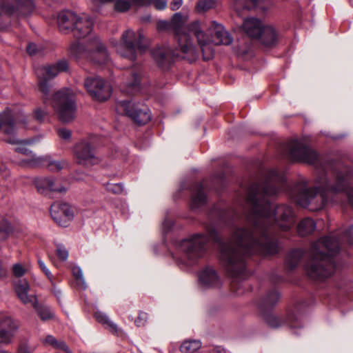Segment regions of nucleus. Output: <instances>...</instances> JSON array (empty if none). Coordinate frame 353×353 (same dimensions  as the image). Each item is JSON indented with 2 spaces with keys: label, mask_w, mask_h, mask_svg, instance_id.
I'll use <instances>...</instances> for the list:
<instances>
[{
  "label": "nucleus",
  "mask_w": 353,
  "mask_h": 353,
  "mask_svg": "<svg viewBox=\"0 0 353 353\" xmlns=\"http://www.w3.org/2000/svg\"><path fill=\"white\" fill-rule=\"evenodd\" d=\"M34 348L27 343H20L17 347V353H33Z\"/></svg>",
  "instance_id": "48"
},
{
  "label": "nucleus",
  "mask_w": 353,
  "mask_h": 353,
  "mask_svg": "<svg viewBox=\"0 0 353 353\" xmlns=\"http://www.w3.org/2000/svg\"><path fill=\"white\" fill-rule=\"evenodd\" d=\"M50 214L58 225L66 227L74 218V212L68 203H54L51 205Z\"/></svg>",
  "instance_id": "14"
},
{
  "label": "nucleus",
  "mask_w": 353,
  "mask_h": 353,
  "mask_svg": "<svg viewBox=\"0 0 353 353\" xmlns=\"http://www.w3.org/2000/svg\"><path fill=\"white\" fill-rule=\"evenodd\" d=\"M116 111L118 114L130 117L139 125L147 123L151 119L148 108L141 104L132 103L128 101H119L116 104Z\"/></svg>",
  "instance_id": "10"
},
{
  "label": "nucleus",
  "mask_w": 353,
  "mask_h": 353,
  "mask_svg": "<svg viewBox=\"0 0 353 353\" xmlns=\"http://www.w3.org/2000/svg\"><path fill=\"white\" fill-rule=\"evenodd\" d=\"M15 12V8L7 4L5 0H0V15L3 14H11Z\"/></svg>",
  "instance_id": "43"
},
{
  "label": "nucleus",
  "mask_w": 353,
  "mask_h": 353,
  "mask_svg": "<svg viewBox=\"0 0 353 353\" xmlns=\"http://www.w3.org/2000/svg\"><path fill=\"white\" fill-rule=\"evenodd\" d=\"M94 317L98 322L107 325L112 332H117V325L111 321L105 314L98 311L95 312Z\"/></svg>",
  "instance_id": "35"
},
{
  "label": "nucleus",
  "mask_w": 353,
  "mask_h": 353,
  "mask_svg": "<svg viewBox=\"0 0 353 353\" xmlns=\"http://www.w3.org/2000/svg\"><path fill=\"white\" fill-rule=\"evenodd\" d=\"M70 53L77 59H83L95 65H102L110 61L106 46L97 36H90L85 44L79 42L72 43Z\"/></svg>",
  "instance_id": "5"
},
{
  "label": "nucleus",
  "mask_w": 353,
  "mask_h": 353,
  "mask_svg": "<svg viewBox=\"0 0 353 353\" xmlns=\"http://www.w3.org/2000/svg\"><path fill=\"white\" fill-rule=\"evenodd\" d=\"M263 26V25L260 20L255 18H248L244 20L242 28L250 37L258 38Z\"/></svg>",
  "instance_id": "23"
},
{
  "label": "nucleus",
  "mask_w": 353,
  "mask_h": 353,
  "mask_svg": "<svg viewBox=\"0 0 353 353\" xmlns=\"http://www.w3.org/2000/svg\"><path fill=\"white\" fill-rule=\"evenodd\" d=\"M131 1L136 6L144 7L152 4L153 0H131Z\"/></svg>",
  "instance_id": "53"
},
{
  "label": "nucleus",
  "mask_w": 353,
  "mask_h": 353,
  "mask_svg": "<svg viewBox=\"0 0 353 353\" xmlns=\"http://www.w3.org/2000/svg\"><path fill=\"white\" fill-rule=\"evenodd\" d=\"M265 322L272 327L277 328L284 324L288 325L291 328L300 327L299 323L297 322V318L294 314H288L285 321H281L278 317L268 314L265 317Z\"/></svg>",
  "instance_id": "21"
},
{
  "label": "nucleus",
  "mask_w": 353,
  "mask_h": 353,
  "mask_svg": "<svg viewBox=\"0 0 353 353\" xmlns=\"http://www.w3.org/2000/svg\"><path fill=\"white\" fill-rule=\"evenodd\" d=\"M286 185L283 174L276 170L268 171L263 181L252 183L245 188L249 226L237 228L225 242L220 241L214 229L207 234H196L180 241L177 250L182 256L174 258L182 263H192L204 255L208 242H219L223 265L232 277L238 278L245 273L247 256L279 252V243L272 236L276 228L290 230L295 223V215L286 205H279L272 211L270 196L284 191Z\"/></svg>",
  "instance_id": "1"
},
{
  "label": "nucleus",
  "mask_w": 353,
  "mask_h": 353,
  "mask_svg": "<svg viewBox=\"0 0 353 353\" xmlns=\"http://www.w3.org/2000/svg\"><path fill=\"white\" fill-rule=\"evenodd\" d=\"M75 161L79 165L89 167L101 162V159L95 154L94 141L92 138L82 139L74 147Z\"/></svg>",
  "instance_id": "9"
},
{
  "label": "nucleus",
  "mask_w": 353,
  "mask_h": 353,
  "mask_svg": "<svg viewBox=\"0 0 353 353\" xmlns=\"http://www.w3.org/2000/svg\"><path fill=\"white\" fill-rule=\"evenodd\" d=\"M261 43L266 47H272L276 45L278 33L272 26H263L259 36Z\"/></svg>",
  "instance_id": "22"
},
{
  "label": "nucleus",
  "mask_w": 353,
  "mask_h": 353,
  "mask_svg": "<svg viewBox=\"0 0 353 353\" xmlns=\"http://www.w3.org/2000/svg\"><path fill=\"white\" fill-rule=\"evenodd\" d=\"M38 264L40 267V268L41 269V270L45 273V274L46 275V276L50 280L52 281V275L50 272V271L47 268L46 265H45L44 262L41 259H38Z\"/></svg>",
  "instance_id": "50"
},
{
  "label": "nucleus",
  "mask_w": 353,
  "mask_h": 353,
  "mask_svg": "<svg viewBox=\"0 0 353 353\" xmlns=\"http://www.w3.org/2000/svg\"><path fill=\"white\" fill-rule=\"evenodd\" d=\"M190 31L194 32V35L196 37L204 60H210L214 57V49L212 48V39H210L203 31L200 30L199 21H195L190 28Z\"/></svg>",
  "instance_id": "15"
},
{
  "label": "nucleus",
  "mask_w": 353,
  "mask_h": 353,
  "mask_svg": "<svg viewBox=\"0 0 353 353\" xmlns=\"http://www.w3.org/2000/svg\"><path fill=\"white\" fill-rule=\"evenodd\" d=\"M209 32L211 34L210 37L214 45L228 46L232 43L233 39L231 35L225 31L224 28L215 21H212Z\"/></svg>",
  "instance_id": "16"
},
{
  "label": "nucleus",
  "mask_w": 353,
  "mask_h": 353,
  "mask_svg": "<svg viewBox=\"0 0 353 353\" xmlns=\"http://www.w3.org/2000/svg\"><path fill=\"white\" fill-rule=\"evenodd\" d=\"M127 74L130 76V79L123 82V85L126 87V92H132L139 85L140 83V75L132 70L128 71Z\"/></svg>",
  "instance_id": "29"
},
{
  "label": "nucleus",
  "mask_w": 353,
  "mask_h": 353,
  "mask_svg": "<svg viewBox=\"0 0 353 353\" xmlns=\"http://www.w3.org/2000/svg\"><path fill=\"white\" fill-rule=\"evenodd\" d=\"M16 4V10H20L22 14H27L32 12L34 3L32 0H14Z\"/></svg>",
  "instance_id": "34"
},
{
  "label": "nucleus",
  "mask_w": 353,
  "mask_h": 353,
  "mask_svg": "<svg viewBox=\"0 0 353 353\" xmlns=\"http://www.w3.org/2000/svg\"><path fill=\"white\" fill-rule=\"evenodd\" d=\"M68 68V64L65 60L59 61L55 64L37 67L35 72L39 79V90L47 96L50 88L48 81L56 77L59 73L66 71Z\"/></svg>",
  "instance_id": "8"
},
{
  "label": "nucleus",
  "mask_w": 353,
  "mask_h": 353,
  "mask_svg": "<svg viewBox=\"0 0 353 353\" xmlns=\"http://www.w3.org/2000/svg\"><path fill=\"white\" fill-rule=\"evenodd\" d=\"M163 226L165 230H169L171 227V224L168 223L167 221H165L163 223Z\"/></svg>",
  "instance_id": "58"
},
{
  "label": "nucleus",
  "mask_w": 353,
  "mask_h": 353,
  "mask_svg": "<svg viewBox=\"0 0 353 353\" xmlns=\"http://www.w3.org/2000/svg\"><path fill=\"white\" fill-rule=\"evenodd\" d=\"M43 342L46 344L50 345L54 348L62 350L66 352H69L68 347L63 341H57L53 336H47Z\"/></svg>",
  "instance_id": "36"
},
{
  "label": "nucleus",
  "mask_w": 353,
  "mask_h": 353,
  "mask_svg": "<svg viewBox=\"0 0 353 353\" xmlns=\"http://www.w3.org/2000/svg\"><path fill=\"white\" fill-rule=\"evenodd\" d=\"M52 105L61 121L67 123L74 119L77 105L74 94L70 89L57 92L53 95Z\"/></svg>",
  "instance_id": "7"
},
{
  "label": "nucleus",
  "mask_w": 353,
  "mask_h": 353,
  "mask_svg": "<svg viewBox=\"0 0 353 353\" xmlns=\"http://www.w3.org/2000/svg\"><path fill=\"white\" fill-rule=\"evenodd\" d=\"M0 353H10L8 351L4 350H0Z\"/></svg>",
  "instance_id": "59"
},
{
  "label": "nucleus",
  "mask_w": 353,
  "mask_h": 353,
  "mask_svg": "<svg viewBox=\"0 0 353 353\" xmlns=\"http://www.w3.org/2000/svg\"><path fill=\"white\" fill-rule=\"evenodd\" d=\"M345 241L353 244V225L343 231L339 239L328 236L316 241L311 248L312 259L306 265L308 276L314 280L330 276L336 269L334 257L339 252L340 243Z\"/></svg>",
  "instance_id": "3"
},
{
  "label": "nucleus",
  "mask_w": 353,
  "mask_h": 353,
  "mask_svg": "<svg viewBox=\"0 0 353 353\" xmlns=\"http://www.w3.org/2000/svg\"><path fill=\"white\" fill-rule=\"evenodd\" d=\"M279 299L280 294L277 291H271L262 299L259 307L265 310L271 309L278 303Z\"/></svg>",
  "instance_id": "27"
},
{
  "label": "nucleus",
  "mask_w": 353,
  "mask_h": 353,
  "mask_svg": "<svg viewBox=\"0 0 353 353\" xmlns=\"http://www.w3.org/2000/svg\"><path fill=\"white\" fill-rule=\"evenodd\" d=\"M72 274L76 279L77 285L83 289L86 288V283L83 276V272L79 267L72 268Z\"/></svg>",
  "instance_id": "37"
},
{
  "label": "nucleus",
  "mask_w": 353,
  "mask_h": 353,
  "mask_svg": "<svg viewBox=\"0 0 353 353\" xmlns=\"http://www.w3.org/2000/svg\"><path fill=\"white\" fill-rule=\"evenodd\" d=\"M56 253L58 258L61 261H65L68 257V251L62 245H57Z\"/></svg>",
  "instance_id": "45"
},
{
  "label": "nucleus",
  "mask_w": 353,
  "mask_h": 353,
  "mask_svg": "<svg viewBox=\"0 0 353 353\" xmlns=\"http://www.w3.org/2000/svg\"><path fill=\"white\" fill-rule=\"evenodd\" d=\"M204 186V182H201L196 185V193L192 195L191 199L190 206L192 209H197L205 205L207 202V197L203 192Z\"/></svg>",
  "instance_id": "26"
},
{
  "label": "nucleus",
  "mask_w": 353,
  "mask_h": 353,
  "mask_svg": "<svg viewBox=\"0 0 353 353\" xmlns=\"http://www.w3.org/2000/svg\"><path fill=\"white\" fill-rule=\"evenodd\" d=\"M9 175V171L5 168H0V183ZM7 189L4 184H0V200H2L6 196Z\"/></svg>",
  "instance_id": "42"
},
{
  "label": "nucleus",
  "mask_w": 353,
  "mask_h": 353,
  "mask_svg": "<svg viewBox=\"0 0 353 353\" xmlns=\"http://www.w3.org/2000/svg\"><path fill=\"white\" fill-rule=\"evenodd\" d=\"M199 282L203 288H219L221 285L217 273L213 268L209 267L201 272Z\"/></svg>",
  "instance_id": "17"
},
{
  "label": "nucleus",
  "mask_w": 353,
  "mask_h": 353,
  "mask_svg": "<svg viewBox=\"0 0 353 353\" xmlns=\"http://www.w3.org/2000/svg\"><path fill=\"white\" fill-rule=\"evenodd\" d=\"M106 190L114 194H121L123 191V185L121 183H108Z\"/></svg>",
  "instance_id": "44"
},
{
  "label": "nucleus",
  "mask_w": 353,
  "mask_h": 353,
  "mask_svg": "<svg viewBox=\"0 0 353 353\" xmlns=\"http://www.w3.org/2000/svg\"><path fill=\"white\" fill-rule=\"evenodd\" d=\"M157 28L159 31L172 30L170 21H159L157 24Z\"/></svg>",
  "instance_id": "49"
},
{
  "label": "nucleus",
  "mask_w": 353,
  "mask_h": 353,
  "mask_svg": "<svg viewBox=\"0 0 353 353\" xmlns=\"http://www.w3.org/2000/svg\"><path fill=\"white\" fill-rule=\"evenodd\" d=\"M269 2L270 0H234L233 7L237 12H240L244 9L250 10L257 7L264 9Z\"/></svg>",
  "instance_id": "24"
},
{
  "label": "nucleus",
  "mask_w": 353,
  "mask_h": 353,
  "mask_svg": "<svg viewBox=\"0 0 353 353\" xmlns=\"http://www.w3.org/2000/svg\"><path fill=\"white\" fill-rule=\"evenodd\" d=\"M8 271L6 268L3 265L2 262L0 261V280L7 277Z\"/></svg>",
  "instance_id": "57"
},
{
  "label": "nucleus",
  "mask_w": 353,
  "mask_h": 353,
  "mask_svg": "<svg viewBox=\"0 0 353 353\" xmlns=\"http://www.w3.org/2000/svg\"><path fill=\"white\" fill-rule=\"evenodd\" d=\"M236 293H237L238 294H241V292H237Z\"/></svg>",
  "instance_id": "61"
},
{
  "label": "nucleus",
  "mask_w": 353,
  "mask_h": 353,
  "mask_svg": "<svg viewBox=\"0 0 353 353\" xmlns=\"http://www.w3.org/2000/svg\"><path fill=\"white\" fill-rule=\"evenodd\" d=\"M92 25L93 22L88 17H78L72 30L74 36L77 39L89 36L92 31Z\"/></svg>",
  "instance_id": "18"
},
{
  "label": "nucleus",
  "mask_w": 353,
  "mask_h": 353,
  "mask_svg": "<svg viewBox=\"0 0 353 353\" xmlns=\"http://www.w3.org/2000/svg\"><path fill=\"white\" fill-rule=\"evenodd\" d=\"M42 183L45 188L50 191L60 193L65 192L66 191V188L61 185L58 180L47 178L42 181Z\"/></svg>",
  "instance_id": "31"
},
{
  "label": "nucleus",
  "mask_w": 353,
  "mask_h": 353,
  "mask_svg": "<svg viewBox=\"0 0 353 353\" xmlns=\"http://www.w3.org/2000/svg\"><path fill=\"white\" fill-rule=\"evenodd\" d=\"M12 272L15 276L21 277L25 274L26 270L22 266V265H21L19 263H16V264L13 265Z\"/></svg>",
  "instance_id": "47"
},
{
  "label": "nucleus",
  "mask_w": 353,
  "mask_h": 353,
  "mask_svg": "<svg viewBox=\"0 0 353 353\" xmlns=\"http://www.w3.org/2000/svg\"><path fill=\"white\" fill-rule=\"evenodd\" d=\"M214 0H199L196 9L199 12H203L214 7Z\"/></svg>",
  "instance_id": "40"
},
{
  "label": "nucleus",
  "mask_w": 353,
  "mask_h": 353,
  "mask_svg": "<svg viewBox=\"0 0 353 353\" xmlns=\"http://www.w3.org/2000/svg\"><path fill=\"white\" fill-rule=\"evenodd\" d=\"M58 134L61 139L68 140L71 137V131L66 128H61L58 130Z\"/></svg>",
  "instance_id": "52"
},
{
  "label": "nucleus",
  "mask_w": 353,
  "mask_h": 353,
  "mask_svg": "<svg viewBox=\"0 0 353 353\" xmlns=\"http://www.w3.org/2000/svg\"><path fill=\"white\" fill-rule=\"evenodd\" d=\"M19 120L17 119L12 112L6 109L0 112V130L8 137L5 139V141L8 143L17 145L21 143V141L14 137L17 131Z\"/></svg>",
  "instance_id": "12"
},
{
  "label": "nucleus",
  "mask_w": 353,
  "mask_h": 353,
  "mask_svg": "<svg viewBox=\"0 0 353 353\" xmlns=\"http://www.w3.org/2000/svg\"><path fill=\"white\" fill-rule=\"evenodd\" d=\"M303 256L302 250L299 249H295L292 250L286 257L285 263L290 270L294 269L298 265L300 259Z\"/></svg>",
  "instance_id": "30"
},
{
  "label": "nucleus",
  "mask_w": 353,
  "mask_h": 353,
  "mask_svg": "<svg viewBox=\"0 0 353 353\" xmlns=\"http://www.w3.org/2000/svg\"><path fill=\"white\" fill-rule=\"evenodd\" d=\"M13 225L7 220L3 219L0 221V239L6 240L14 232Z\"/></svg>",
  "instance_id": "33"
},
{
  "label": "nucleus",
  "mask_w": 353,
  "mask_h": 353,
  "mask_svg": "<svg viewBox=\"0 0 353 353\" xmlns=\"http://www.w3.org/2000/svg\"><path fill=\"white\" fill-rule=\"evenodd\" d=\"M83 84L89 96L97 101H105L112 94L110 83L99 76L85 78Z\"/></svg>",
  "instance_id": "11"
},
{
  "label": "nucleus",
  "mask_w": 353,
  "mask_h": 353,
  "mask_svg": "<svg viewBox=\"0 0 353 353\" xmlns=\"http://www.w3.org/2000/svg\"><path fill=\"white\" fill-rule=\"evenodd\" d=\"M143 39L141 32L137 34L132 30H127L122 34L121 42L116 45V50L121 57L134 61L137 52L144 53L147 49Z\"/></svg>",
  "instance_id": "6"
},
{
  "label": "nucleus",
  "mask_w": 353,
  "mask_h": 353,
  "mask_svg": "<svg viewBox=\"0 0 353 353\" xmlns=\"http://www.w3.org/2000/svg\"><path fill=\"white\" fill-rule=\"evenodd\" d=\"M21 123H24V124H25V123H26V121H25V120H21Z\"/></svg>",
  "instance_id": "60"
},
{
  "label": "nucleus",
  "mask_w": 353,
  "mask_h": 353,
  "mask_svg": "<svg viewBox=\"0 0 353 353\" xmlns=\"http://www.w3.org/2000/svg\"><path fill=\"white\" fill-rule=\"evenodd\" d=\"M29 289V284L26 280H19L14 287L18 298L23 304L27 305L30 303L33 307H36L37 299L35 296L28 294Z\"/></svg>",
  "instance_id": "20"
},
{
  "label": "nucleus",
  "mask_w": 353,
  "mask_h": 353,
  "mask_svg": "<svg viewBox=\"0 0 353 353\" xmlns=\"http://www.w3.org/2000/svg\"><path fill=\"white\" fill-rule=\"evenodd\" d=\"M316 228V223L313 219L305 218L297 226V232L300 236H306L311 234Z\"/></svg>",
  "instance_id": "28"
},
{
  "label": "nucleus",
  "mask_w": 353,
  "mask_h": 353,
  "mask_svg": "<svg viewBox=\"0 0 353 353\" xmlns=\"http://www.w3.org/2000/svg\"><path fill=\"white\" fill-rule=\"evenodd\" d=\"M15 151L30 157V159L22 160L21 164L24 166L35 167L40 165L43 160L42 157H36L32 151L29 150L24 145L17 147Z\"/></svg>",
  "instance_id": "25"
},
{
  "label": "nucleus",
  "mask_w": 353,
  "mask_h": 353,
  "mask_svg": "<svg viewBox=\"0 0 353 353\" xmlns=\"http://www.w3.org/2000/svg\"><path fill=\"white\" fill-rule=\"evenodd\" d=\"M34 308H35L38 315L43 321L50 319L53 316V314L51 312L48 307L44 306H39L37 305V301L36 302V307H34Z\"/></svg>",
  "instance_id": "38"
},
{
  "label": "nucleus",
  "mask_w": 353,
  "mask_h": 353,
  "mask_svg": "<svg viewBox=\"0 0 353 353\" xmlns=\"http://www.w3.org/2000/svg\"><path fill=\"white\" fill-rule=\"evenodd\" d=\"M132 1L128 0H117L114 3V8L119 12H125L130 10Z\"/></svg>",
  "instance_id": "41"
},
{
  "label": "nucleus",
  "mask_w": 353,
  "mask_h": 353,
  "mask_svg": "<svg viewBox=\"0 0 353 353\" xmlns=\"http://www.w3.org/2000/svg\"><path fill=\"white\" fill-rule=\"evenodd\" d=\"M43 161H48V168L50 171L52 172H58L62 170L65 166L67 165L65 161H50L48 158H43Z\"/></svg>",
  "instance_id": "39"
},
{
  "label": "nucleus",
  "mask_w": 353,
  "mask_h": 353,
  "mask_svg": "<svg viewBox=\"0 0 353 353\" xmlns=\"http://www.w3.org/2000/svg\"><path fill=\"white\" fill-rule=\"evenodd\" d=\"M148 315L145 312H140L139 314V316L137 319L135 320V323L137 326H143L144 325L146 319H147Z\"/></svg>",
  "instance_id": "51"
},
{
  "label": "nucleus",
  "mask_w": 353,
  "mask_h": 353,
  "mask_svg": "<svg viewBox=\"0 0 353 353\" xmlns=\"http://www.w3.org/2000/svg\"><path fill=\"white\" fill-rule=\"evenodd\" d=\"M157 10H164L166 8L167 2L165 0H153L152 3Z\"/></svg>",
  "instance_id": "54"
},
{
  "label": "nucleus",
  "mask_w": 353,
  "mask_h": 353,
  "mask_svg": "<svg viewBox=\"0 0 353 353\" xmlns=\"http://www.w3.org/2000/svg\"><path fill=\"white\" fill-rule=\"evenodd\" d=\"M46 116V112L41 108H37L34 110V117L39 121H43Z\"/></svg>",
  "instance_id": "55"
},
{
  "label": "nucleus",
  "mask_w": 353,
  "mask_h": 353,
  "mask_svg": "<svg viewBox=\"0 0 353 353\" xmlns=\"http://www.w3.org/2000/svg\"><path fill=\"white\" fill-rule=\"evenodd\" d=\"M286 149L292 160L312 165L317 171L314 188H305L298 195L299 205L310 211H317L327 203L334 201V196L345 193L353 208L352 168L341 161L323 160L315 150L298 140L288 142Z\"/></svg>",
  "instance_id": "2"
},
{
  "label": "nucleus",
  "mask_w": 353,
  "mask_h": 353,
  "mask_svg": "<svg viewBox=\"0 0 353 353\" xmlns=\"http://www.w3.org/2000/svg\"><path fill=\"white\" fill-rule=\"evenodd\" d=\"M20 326L19 321L8 314L0 315V344H10Z\"/></svg>",
  "instance_id": "13"
},
{
  "label": "nucleus",
  "mask_w": 353,
  "mask_h": 353,
  "mask_svg": "<svg viewBox=\"0 0 353 353\" xmlns=\"http://www.w3.org/2000/svg\"><path fill=\"white\" fill-rule=\"evenodd\" d=\"M78 16L72 11L61 12L58 15L57 23L60 31L68 33L72 31Z\"/></svg>",
  "instance_id": "19"
},
{
  "label": "nucleus",
  "mask_w": 353,
  "mask_h": 353,
  "mask_svg": "<svg viewBox=\"0 0 353 353\" xmlns=\"http://www.w3.org/2000/svg\"><path fill=\"white\" fill-rule=\"evenodd\" d=\"M27 52L30 56L36 55L43 50L41 46H37L34 43H29L26 48Z\"/></svg>",
  "instance_id": "46"
},
{
  "label": "nucleus",
  "mask_w": 353,
  "mask_h": 353,
  "mask_svg": "<svg viewBox=\"0 0 353 353\" xmlns=\"http://www.w3.org/2000/svg\"><path fill=\"white\" fill-rule=\"evenodd\" d=\"M185 21L186 18L180 12L175 13L170 21L172 30L178 41L179 52H174L168 47H160L151 52L158 65L163 70L170 67L174 57L187 59L190 62L196 61L199 57L198 51L191 41L194 32L190 31V28L195 21L185 26Z\"/></svg>",
  "instance_id": "4"
},
{
  "label": "nucleus",
  "mask_w": 353,
  "mask_h": 353,
  "mask_svg": "<svg viewBox=\"0 0 353 353\" xmlns=\"http://www.w3.org/2000/svg\"><path fill=\"white\" fill-rule=\"evenodd\" d=\"M182 0H172L170 2V8L172 11L177 10L182 6Z\"/></svg>",
  "instance_id": "56"
},
{
  "label": "nucleus",
  "mask_w": 353,
  "mask_h": 353,
  "mask_svg": "<svg viewBox=\"0 0 353 353\" xmlns=\"http://www.w3.org/2000/svg\"><path fill=\"white\" fill-rule=\"evenodd\" d=\"M201 346V343L197 340L185 341L180 347V350L183 353H194Z\"/></svg>",
  "instance_id": "32"
}]
</instances>
